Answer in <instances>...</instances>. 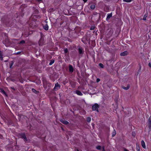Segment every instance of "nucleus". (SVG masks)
<instances>
[{
  "label": "nucleus",
  "mask_w": 151,
  "mask_h": 151,
  "mask_svg": "<svg viewBox=\"0 0 151 151\" xmlns=\"http://www.w3.org/2000/svg\"><path fill=\"white\" fill-rule=\"evenodd\" d=\"M55 62V60H54L52 59L50 61V63L49 65H51L52 64Z\"/></svg>",
  "instance_id": "aec40b11"
},
{
  "label": "nucleus",
  "mask_w": 151,
  "mask_h": 151,
  "mask_svg": "<svg viewBox=\"0 0 151 151\" xmlns=\"http://www.w3.org/2000/svg\"><path fill=\"white\" fill-rule=\"evenodd\" d=\"M25 42V41L24 40H22L19 42V44H23Z\"/></svg>",
  "instance_id": "c756f323"
},
{
  "label": "nucleus",
  "mask_w": 151,
  "mask_h": 151,
  "mask_svg": "<svg viewBox=\"0 0 151 151\" xmlns=\"http://www.w3.org/2000/svg\"><path fill=\"white\" fill-rule=\"evenodd\" d=\"M75 151H79V150L77 149H75Z\"/></svg>",
  "instance_id": "4c0bfd02"
},
{
  "label": "nucleus",
  "mask_w": 151,
  "mask_h": 151,
  "mask_svg": "<svg viewBox=\"0 0 151 151\" xmlns=\"http://www.w3.org/2000/svg\"><path fill=\"white\" fill-rule=\"evenodd\" d=\"M141 142V145H142V147L144 148H145V149L146 148V146H145V144L144 141L143 140H142Z\"/></svg>",
  "instance_id": "ddd939ff"
},
{
  "label": "nucleus",
  "mask_w": 151,
  "mask_h": 151,
  "mask_svg": "<svg viewBox=\"0 0 151 151\" xmlns=\"http://www.w3.org/2000/svg\"><path fill=\"white\" fill-rule=\"evenodd\" d=\"M95 8V5L94 4H91L90 6V8L92 9H94Z\"/></svg>",
  "instance_id": "6ab92c4d"
},
{
  "label": "nucleus",
  "mask_w": 151,
  "mask_h": 151,
  "mask_svg": "<svg viewBox=\"0 0 151 151\" xmlns=\"http://www.w3.org/2000/svg\"><path fill=\"white\" fill-rule=\"evenodd\" d=\"M100 81V79L99 78H97L96 79L97 82H98Z\"/></svg>",
  "instance_id": "473e14b6"
},
{
  "label": "nucleus",
  "mask_w": 151,
  "mask_h": 151,
  "mask_svg": "<svg viewBox=\"0 0 151 151\" xmlns=\"http://www.w3.org/2000/svg\"><path fill=\"white\" fill-rule=\"evenodd\" d=\"M85 44H87V42L88 41V37L87 35L84 36L81 40Z\"/></svg>",
  "instance_id": "7ed1b4c3"
},
{
  "label": "nucleus",
  "mask_w": 151,
  "mask_h": 151,
  "mask_svg": "<svg viewBox=\"0 0 151 151\" xmlns=\"http://www.w3.org/2000/svg\"><path fill=\"white\" fill-rule=\"evenodd\" d=\"M18 136L20 138L22 139L25 142L28 141V139L25 134L24 133H21L18 134Z\"/></svg>",
  "instance_id": "f03ea898"
},
{
  "label": "nucleus",
  "mask_w": 151,
  "mask_h": 151,
  "mask_svg": "<svg viewBox=\"0 0 151 151\" xmlns=\"http://www.w3.org/2000/svg\"><path fill=\"white\" fill-rule=\"evenodd\" d=\"M60 121L62 122V123H63L64 124H65V125H67L69 124V123L68 122L64 120L63 119H61L60 120Z\"/></svg>",
  "instance_id": "0eeeda50"
},
{
  "label": "nucleus",
  "mask_w": 151,
  "mask_h": 151,
  "mask_svg": "<svg viewBox=\"0 0 151 151\" xmlns=\"http://www.w3.org/2000/svg\"><path fill=\"white\" fill-rule=\"evenodd\" d=\"M23 15H24V13H23L22 15V16H23Z\"/></svg>",
  "instance_id": "a18cd8bd"
},
{
  "label": "nucleus",
  "mask_w": 151,
  "mask_h": 151,
  "mask_svg": "<svg viewBox=\"0 0 151 151\" xmlns=\"http://www.w3.org/2000/svg\"><path fill=\"white\" fill-rule=\"evenodd\" d=\"M14 64V62L13 61H11V63L10 66V68H12V65Z\"/></svg>",
  "instance_id": "bb28decb"
},
{
  "label": "nucleus",
  "mask_w": 151,
  "mask_h": 151,
  "mask_svg": "<svg viewBox=\"0 0 151 151\" xmlns=\"http://www.w3.org/2000/svg\"><path fill=\"white\" fill-rule=\"evenodd\" d=\"M130 87V85L129 84H128L127 87H125L124 86H122V88L123 89H125V90H127Z\"/></svg>",
  "instance_id": "dca6fc26"
},
{
  "label": "nucleus",
  "mask_w": 151,
  "mask_h": 151,
  "mask_svg": "<svg viewBox=\"0 0 151 151\" xmlns=\"http://www.w3.org/2000/svg\"><path fill=\"white\" fill-rule=\"evenodd\" d=\"M84 2V3L86 2L87 0H82Z\"/></svg>",
  "instance_id": "e433bc0d"
},
{
  "label": "nucleus",
  "mask_w": 151,
  "mask_h": 151,
  "mask_svg": "<svg viewBox=\"0 0 151 151\" xmlns=\"http://www.w3.org/2000/svg\"><path fill=\"white\" fill-rule=\"evenodd\" d=\"M99 66H100L101 68H103L104 67L103 65L101 63H99Z\"/></svg>",
  "instance_id": "b1692460"
},
{
  "label": "nucleus",
  "mask_w": 151,
  "mask_h": 151,
  "mask_svg": "<svg viewBox=\"0 0 151 151\" xmlns=\"http://www.w3.org/2000/svg\"><path fill=\"white\" fill-rule=\"evenodd\" d=\"M123 1L127 2H130L132 1V0H123Z\"/></svg>",
  "instance_id": "cd10ccee"
},
{
  "label": "nucleus",
  "mask_w": 151,
  "mask_h": 151,
  "mask_svg": "<svg viewBox=\"0 0 151 151\" xmlns=\"http://www.w3.org/2000/svg\"><path fill=\"white\" fill-rule=\"evenodd\" d=\"M1 92L3 94H4L6 96H7L6 93L4 91L3 89H0Z\"/></svg>",
  "instance_id": "a211bd4d"
},
{
  "label": "nucleus",
  "mask_w": 151,
  "mask_h": 151,
  "mask_svg": "<svg viewBox=\"0 0 151 151\" xmlns=\"http://www.w3.org/2000/svg\"><path fill=\"white\" fill-rule=\"evenodd\" d=\"M43 28L46 30H47L48 29V26L47 24L43 26Z\"/></svg>",
  "instance_id": "2eb2a0df"
},
{
  "label": "nucleus",
  "mask_w": 151,
  "mask_h": 151,
  "mask_svg": "<svg viewBox=\"0 0 151 151\" xmlns=\"http://www.w3.org/2000/svg\"><path fill=\"white\" fill-rule=\"evenodd\" d=\"M116 131L115 130V129H114V131L112 133V137H114V136H115L116 135Z\"/></svg>",
  "instance_id": "412c9836"
},
{
  "label": "nucleus",
  "mask_w": 151,
  "mask_h": 151,
  "mask_svg": "<svg viewBox=\"0 0 151 151\" xmlns=\"http://www.w3.org/2000/svg\"><path fill=\"white\" fill-rule=\"evenodd\" d=\"M32 90L33 93L36 94H38L39 93V91H36L34 88H32Z\"/></svg>",
  "instance_id": "f3484780"
},
{
  "label": "nucleus",
  "mask_w": 151,
  "mask_h": 151,
  "mask_svg": "<svg viewBox=\"0 0 151 151\" xmlns=\"http://www.w3.org/2000/svg\"><path fill=\"white\" fill-rule=\"evenodd\" d=\"M37 1L38 2H41L42 1V0H37Z\"/></svg>",
  "instance_id": "58836bf2"
},
{
  "label": "nucleus",
  "mask_w": 151,
  "mask_h": 151,
  "mask_svg": "<svg viewBox=\"0 0 151 151\" xmlns=\"http://www.w3.org/2000/svg\"><path fill=\"white\" fill-rule=\"evenodd\" d=\"M11 88L12 89H13L14 91H15V88H14V87H11Z\"/></svg>",
  "instance_id": "c9c22d12"
},
{
  "label": "nucleus",
  "mask_w": 151,
  "mask_h": 151,
  "mask_svg": "<svg viewBox=\"0 0 151 151\" xmlns=\"http://www.w3.org/2000/svg\"><path fill=\"white\" fill-rule=\"evenodd\" d=\"M99 105L97 104H95L92 106V110L93 111H96L99 112L98 108H99Z\"/></svg>",
  "instance_id": "39448f33"
},
{
  "label": "nucleus",
  "mask_w": 151,
  "mask_h": 151,
  "mask_svg": "<svg viewBox=\"0 0 151 151\" xmlns=\"http://www.w3.org/2000/svg\"><path fill=\"white\" fill-rule=\"evenodd\" d=\"M101 17V14L99 13L95 12L93 14V18L96 21L98 22L100 19Z\"/></svg>",
  "instance_id": "f257e3e1"
},
{
  "label": "nucleus",
  "mask_w": 151,
  "mask_h": 151,
  "mask_svg": "<svg viewBox=\"0 0 151 151\" xmlns=\"http://www.w3.org/2000/svg\"><path fill=\"white\" fill-rule=\"evenodd\" d=\"M148 65L149 67L151 68V63H149L148 64Z\"/></svg>",
  "instance_id": "f704fd0d"
},
{
  "label": "nucleus",
  "mask_w": 151,
  "mask_h": 151,
  "mask_svg": "<svg viewBox=\"0 0 151 151\" xmlns=\"http://www.w3.org/2000/svg\"><path fill=\"white\" fill-rule=\"evenodd\" d=\"M102 151H105V150L104 149H103V150H102Z\"/></svg>",
  "instance_id": "37998d69"
},
{
  "label": "nucleus",
  "mask_w": 151,
  "mask_h": 151,
  "mask_svg": "<svg viewBox=\"0 0 151 151\" xmlns=\"http://www.w3.org/2000/svg\"><path fill=\"white\" fill-rule=\"evenodd\" d=\"M3 55L2 54L1 52L0 51V58L1 59V60H3Z\"/></svg>",
  "instance_id": "5701e85b"
},
{
  "label": "nucleus",
  "mask_w": 151,
  "mask_h": 151,
  "mask_svg": "<svg viewBox=\"0 0 151 151\" xmlns=\"http://www.w3.org/2000/svg\"><path fill=\"white\" fill-rule=\"evenodd\" d=\"M112 13L108 14L106 18V21H108L109 19L112 17Z\"/></svg>",
  "instance_id": "9b49d317"
},
{
  "label": "nucleus",
  "mask_w": 151,
  "mask_h": 151,
  "mask_svg": "<svg viewBox=\"0 0 151 151\" xmlns=\"http://www.w3.org/2000/svg\"><path fill=\"white\" fill-rule=\"evenodd\" d=\"M91 121V118L90 117H88L87 118V121L88 122H90Z\"/></svg>",
  "instance_id": "a878e982"
},
{
  "label": "nucleus",
  "mask_w": 151,
  "mask_h": 151,
  "mask_svg": "<svg viewBox=\"0 0 151 151\" xmlns=\"http://www.w3.org/2000/svg\"><path fill=\"white\" fill-rule=\"evenodd\" d=\"M64 51L65 53H66L68 52V50L67 48H65L64 50Z\"/></svg>",
  "instance_id": "2f4dec72"
},
{
  "label": "nucleus",
  "mask_w": 151,
  "mask_h": 151,
  "mask_svg": "<svg viewBox=\"0 0 151 151\" xmlns=\"http://www.w3.org/2000/svg\"><path fill=\"white\" fill-rule=\"evenodd\" d=\"M25 6H25V4L22 5L20 6V8L21 10V12L22 13H23V12L24 11V9L25 8Z\"/></svg>",
  "instance_id": "9d476101"
},
{
  "label": "nucleus",
  "mask_w": 151,
  "mask_h": 151,
  "mask_svg": "<svg viewBox=\"0 0 151 151\" xmlns=\"http://www.w3.org/2000/svg\"><path fill=\"white\" fill-rule=\"evenodd\" d=\"M148 127L150 129H151V120L150 118L148 119Z\"/></svg>",
  "instance_id": "f8f14e48"
},
{
  "label": "nucleus",
  "mask_w": 151,
  "mask_h": 151,
  "mask_svg": "<svg viewBox=\"0 0 151 151\" xmlns=\"http://www.w3.org/2000/svg\"><path fill=\"white\" fill-rule=\"evenodd\" d=\"M96 148L98 150H101V146L100 145H98L96 147Z\"/></svg>",
  "instance_id": "393cba45"
},
{
  "label": "nucleus",
  "mask_w": 151,
  "mask_h": 151,
  "mask_svg": "<svg viewBox=\"0 0 151 151\" xmlns=\"http://www.w3.org/2000/svg\"><path fill=\"white\" fill-rule=\"evenodd\" d=\"M136 149L137 151H140L139 149V145L137 143L136 144Z\"/></svg>",
  "instance_id": "4be33fe9"
},
{
  "label": "nucleus",
  "mask_w": 151,
  "mask_h": 151,
  "mask_svg": "<svg viewBox=\"0 0 151 151\" xmlns=\"http://www.w3.org/2000/svg\"><path fill=\"white\" fill-rule=\"evenodd\" d=\"M7 61H8V60H5V61H5V62H7Z\"/></svg>",
  "instance_id": "c03bdc74"
},
{
  "label": "nucleus",
  "mask_w": 151,
  "mask_h": 151,
  "mask_svg": "<svg viewBox=\"0 0 151 151\" xmlns=\"http://www.w3.org/2000/svg\"><path fill=\"white\" fill-rule=\"evenodd\" d=\"M95 27L94 26H92L90 28V29L91 30H93L95 28Z\"/></svg>",
  "instance_id": "7c9ffc66"
},
{
  "label": "nucleus",
  "mask_w": 151,
  "mask_h": 151,
  "mask_svg": "<svg viewBox=\"0 0 151 151\" xmlns=\"http://www.w3.org/2000/svg\"><path fill=\"white\" fill-rule=\"evenodd\" d=\"M73 66L71 65H69V71L70 73H72L73 71Z\"/></svg>",
  "instance_id": "1a4fd4ad"
},
{
  "label": "nucleus",
  "mask_w": 151,
  "mask_h": 151,
  "mask_svg": "<svg viewBox=\"0 0 151 151\" xmlns=\"http://www.w3.org/2000/svg\"><path fill=\"white\" fill-rule=\"evenodd\" d=\"M104 149V147H103V150Z\"/></svg>",
  "instance_id": "79ce46f5"
},
{
  "label": "nucleus",
  "mask_w": 151,
  "mask_h": 151,
  "mask_svg": "<svg viewBox=\"0 0 151 151\" xmlns=\"http://www.w3.org/2000/svg\"><path fill=\"white\" fill-rule=\"evenodd\" d=\"M124 151H129L127 149H126V148H124Z\"/></svg>",
  "instance_id": "72a5a7b5"
},
{
  "label": "nucleus",
  "mask_w": 151,
  "mask_h": 151,
  "mask_svg": "<svg viewBox=\"0 0 151 151\" xmlns=\"http://www.w3.org/2000/svg\"><path fill=\"white\" fill-rule=\"evenodd\" d=\"M20 53H21V52H17V54H20Z\"/></svg>",
  "instance_id": "ea45409f"
},
{
  "label": "nucleus",
  "mask_w": 151,
  "mask_h": 151,
  "mask_svg": "<svg viewBox=\"0 0 151 151\" xmlns=\"http://www.w3.org/2000/svg\"><path fill=\"white\" fill-rule=\"evenodd\" d=\"M60 87V85L58 83H57L55 84V86L53 89L55 91H57Z\"/></svg>",
  "instance_id": "423d86ee"
},
{
  "label": "nucleus",
  "mask_w": 151,
  "mask_h": 151,
  "mask_svg": "<svg viewBox=\"0 0 151 151\" xmlns=\"http://www.w3.org/2000/svg\"><path fill=\"white\" fill-rule=\"evenodd\" d=\"M128 54V52L127 51H124L123 52H121L120 55L121 56H124L127 55Z\"/></svg>",
  "instance_id": "6e6552de"
},
{
  "label": "nucleus",
  "mask_w": 151,
  "mask_h": 151,
  "mask_svg": "<svg viewBox=\"0 0 151 151\" xmlns=\"http://www.w3.org/2000/svg\"><path fill=\"white\" fill-rule=\"evenodd\" d=\"M78 50L80 55H83L84 53V50L83 48L81 47L78 46Z\"/></svg>",
  "instance_id": "20e7f679"
},
{
  "label": "nucleus",
  "mask_w": 151,
  "mask_h": 151,
  "mask_svg": "<svg viewBox=\"0 0 151 151\" xmlns=\"http://www.w3.org/2000/svg\"><path fill=\"white\" fill-rule=\"evenodd\" d=\"M132 135L134 136H135V135H134V134H133V132H132Z\"/></svg>",
  "instance_id": "a19ab883"
},
{
  "label": "nucleus",
  "mask_w": 151,
  "mask_h": 151,
  "mask_svg": "<svg viewBox=\"0 0 151 151\" xmlns=\"http://www.w3.org/2000/svg\"><path fill=\"white\" fill-rule=\"evenodd\" d=\"M76 93L77 95H78L82 96L83 95V94L80 91L76 90Z\"/></svg>",
  "instance_id": "4468645a"
},
{
  "label": "nucleus",
  "mask_w": 151,
  "mask_h": 151,
  "mask_svg": "<svg viewBox=\"0 0 151 151\" xmlns=\"http://www.w3.org/2000/svg\"><path fill=\"white\" fill-rule=\"evenodd\" d=\"M147 17V15L146 14H145L143 17V20H146V17Z\"/></svg>",
  "instance_id": "c85d7f7f"
}]
</instances>
